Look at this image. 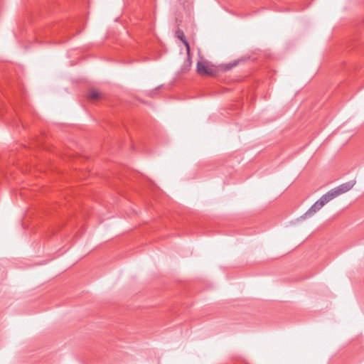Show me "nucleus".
I'll return each mask as SVG.
<instances>
[{
	"label": "nucleus",
	"instance_id": "nucleus-1",
	"mask_svg": "<svg viewBox=\"0 0 364 364\" xmlns=\"http://www.w3.org/2000/svg\"><path fill=\"white\" fill-rule=\"evenodd\" d=\"M355 184V181H350L341 184L336 188H333V192L336 194L337 196L341 194L345 193L350 191Z\"/></svg>",
	"mask_w": 364,
	"mask_h": 364
},
{
	"label": "nucleus",
	"instance_id": "nucleus-2",
	"mask_svg": "<svg viewBox=\"0 0 364 364\" xmlns=\"http://www.w3.org/2000/svg\"><path fill=\"white\" fill-rule=\"evenodd\" d=\"M336 197L337 196L333 192V189H331L329 191H328L326 194L323 195L320 198V208Z\"/></svg>",
	"mask_w": 364,
	"mask_h": 364
},
{
	"label": "nucleus",
	"instance_id": "nucleus-3",
	"mask_svg": "<svg viewBox=\"0 0 364 364\" xmlns=\"http://www.w3.org/2000/svg\"><path fill=\"white\" fill-rule=\"evenodd\" d=\"M318 210V200L316 201L314 204L301 216L302 218L305 219L312 216Z\"/></svg>",
	"mask_w": 364,
	"mask_h": 364
},
{
	"label": "nucleus",
	"instance_id": "nucleus-4",
	"mask_svg": "<svg viewBox=\"0 0 364 364\" xmlns=\"http://www.w3.org/2000/svg\"><path fill=\"white\" fill-rule=\"evenodd\" d=\"M177 37L180 38L183 44L185 45L188 53V60L190 62V46L188 42L184 38V34L183 31H177Z\"/></svg>",
	"mask_w": 364,
	"mask_h": 364
},
{
	"label": "nucleus",
	"instance_id": "nucleus-5",
	"mask_svg": "<svg viewBox=\"0 0 364 364\" xmlns=\"http://www.w3.org/2000/svg\"><path fill=\"white\" fill-rule=\"evenodd\" d=\"M208 66L205 65L201 62L197 63V71L200 75H205L208 73Z\"/></svg>",
	"mask_w": 364,
	"mask_h": 364
},
{
	"label": "nucleus",
	"instance_id": "nucleus-6",
	"mask_svg": "<svg viewBox=\"0 0 364 364\" xmlns=\"http://www.w3.org/2000/svg\"><path fill=\"white\" fill-rule=\"evenodd\" d=\"M100 92L96 90H90L88 93V98L90 100H97L100 98Z\"/></svg>",
	"mask_w": 364,
	"mask_h": 364
},
{
	"label": "nucleus",
	"instance_id": "nucleus-7",
	"mask_svg": "<svg viewBox=\"0 0 364 364\" xmlns=\"http://www.w3.org/2000/svg\"><path fill=\"white\" fill-rule=\"evenodd\" d=\"M215 74V70L213 67H209L208 68V73H205V75L213 76Z\"/></svg>",
	"mask_w": 364,
	"mask_h": 364
}]
</instances>
